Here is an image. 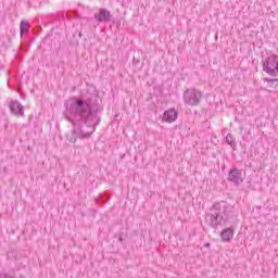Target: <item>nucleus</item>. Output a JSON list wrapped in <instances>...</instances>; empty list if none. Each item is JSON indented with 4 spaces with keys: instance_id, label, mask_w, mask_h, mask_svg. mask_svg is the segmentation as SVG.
<instances>
[{
    "instance_id": "obj_1",
    "label": "nucleus",
    "mask_w": 278,
    "mask_h": 278,
    "mask_svg": "<svg viewBox=\"0 0 278 278\" xmlns=\"http://www.w3.org/2000/svg\"><path fill=\"white\" fill-rule=\"evenodd\" d=\"M64 116L74 126L73 131L66 136L70 142H77V138H90L94 129L101 123L99 105L92 103V99L71 98L65 102Z\"/></svg>"
},
{
    "instance_id": "obj_2",
    "label": "nucleus",
    "mask_w": 278,
    "mask_h": 278,
    "mask_svg": "<svg viewBox=\"0 0 278 278\" xmlns=\"http://www.w3.org/2000/svg\"><path fill=\"white\" fill-rule=\"evenodd\" d=\"M236 223H238L236 207L225 201L214 203L205 215V224L212 229H218L223 225L227 227L220 233L223 242H231L233 240L231 225H236Z\"/></svg>"
},
{
    "instance_id": "obj_3",
    "label": "nucleus",
    "mask_w": 278,
    "mask_h": 278,
    "mask_svg": "<svg viewBox=\"0 0 278 278\" xmlns=\"http://www.w3.org/2000/svg\"><path fill=\"white\" fill-rule=\"evenodd\" d=\"M201 99H203V93L199 89L191 88L184 92V101L191 108L199 105V103H201Z\"/></svg>"
},
{
    "instance_id": "obj_4",
    "label": "nucleus",
    "mask_w": 278,
    "mask_h": 278,
    "mask_svg": "<svg viewBox=\"0 0 278 278\" xmlns=\"http://www.w3.org/2000/svg\"><path fill=\"white\" fill-rule=\"evenodd\" d=\"M263 71L271 77H278V55L267 56L263 63Z\"/></svg>"
},
{
    "instance_id": "obj_5",
    "label": "nucleus",
    "mask_w": 278,
    "mask_h": 278,
    "mask_svg": "<svg viewBox=\"0 0 278 278\" xmlns=\"http://www.w3.org/2000/svg\"><path fill=\"white\" fill-rule=\"evenodd\" d=\"M228 181H232L235 186H240L244 179H242V170L232 167L228 174Z\"/></svg>"
},
{
    "instance_id": "obj_6",
    "label": "nucleus",
    "mask_w": 278,
    "mask_h": 278,
    "mask_svg": "<svg viewBox=\"0 0 278 278\" xmlns=\"http://www.w3.org/2000/svg\"><path fill=\"white\" fill-rule=\"evenodd\" d=\"M9 110L14 116H25V108L17 100H12L10 102Z\"/></svg>"
},
{
    "instance_id": "obj_7",
    "label": "nucleus",
    "mask_w": 278,
    "mask_h": 278,
    "mask_svg": "<svg viewBox=\"0 0 278 278\" xmlns=\"http://www.w3.org/2000/svg\"><path fill=\"white\" fill-rule=\"evenodd\" d=\"M94 18L98 23H110L112 13L108 9H99V12L94 14Z\"/></svg>"
},
{
    "instance_id": "obj_8",
    "label": "nucleus",
    "mask_w": 278,
    "mask_h": 278,
    "mask_svg": "<svg viewBox=\"0 0 278 278\" xmlns=\"http://www.w3.org/2000/svg\"><path fill=\"white\" fill-rule=\"evenodd\" d=\"M177 116H179V113L175 109H169L164 112L163 121H165V123H175L177 121Z\"/></svg>"
},
{
    "instance_id": "obj_9",
    "label": "nucleus",
    "mask_w": 278,
    "mask_h": 278,
    "mask_svg": "<svg viewBox=\"0 0 278 278\" xmlns=\"http://www.w3.org/2000/svg\"><path fill=\"white\" fill-rule=\"evenodd\" d=\"M20 34L21 36H27L29 34V22L22 20L20 23Z\"/></svg>"
},
{
    "instance_id": "obj_10",
    "label": "nucleus",
    "mask_w": 278,
    "mask_h": 278,
    "mask_svg": "<svg viewBox=\"0 0 278 278\" xmlns=\"http://www.w3.org/2000/svg\"><path fill=\"white\" fill-rule=\"evenodd\" d=\"M110 195L101 193L99 198L94 199V203L101 206V203H108Z\"/></svg>"
},
{
    "instance_id": "obj_11",
    "label": "nucleus",
    "mask_w": 278,
    "mask_h": 278,
    "mask_svg": "<svg viewBox=\"0 0 278 278\" xmlns=\"http://www.w3.org/2000/svg\"><path fill=\"white\" fill-rule=\"evenodd\" d=\"M226 142L231 147V149L236 150V139L233 138V135L228 134L226 136Z\"/></svg>"
},
{
    "instance_id": "obj_12",
    "label": "nucleus",
    "mask_w": 278,
    "mask_h": 278,
    "mask_svg": "<svg viewBox=\"0 0 278 278\" xmlns=\"http://www.w3.org/2000/svg\"><path fill=\"white\" fill-rule=\"evenodd\" d=\"M0 278H25V276L20 275L18 277H16V274L12 273H3L0 274Z\"/></svg>"
},
{
    "instance_id": "obj_13",
    "label": "nucleus",
    "mask_w": 278,
    "mask_h": 278,
    "mask_svg": "<svg viewBox=\"0 0 278 278\" xmlns=\"http://www.w3.org/2000/svg\"><path fill=\"white\" fill-rule=\"evenodd\" d=\"M266 81H267L268 84H275V83L278 84V78H275V79L267 78Z\"/></svg>"
},
{
    "instance_id": "obj_14",
    "label": "nucleus",
    "mask_w": 278,
    "mask_h": 278,
    "mask_svg": "<svg viewBox=\"0 0 278 278\" xmlns=\"http://www.w3.org/2000/svg\"><path fill=\"white\" fill-rule=\"evenodd\" d=\"M91 212H92V216H96L97 215V210H91Z\"/></svg>"
},
{
    "instance_id": "obj_15",
    "label": "nucleus",
    "mask_w": 278,
    "mask_h": 278,
    "mask_svg": "<svg viewBox=\"0 0 278 278\" xmlns=\"http://www.w3.org/2000/svg\"><path fill=\"white\" fill-rule=\"evenodd\" d=\"M118 240H119V242H123V239H122V237H121Z\"/></svg>"
},
{
    "instance_id": "obj_16",
    "label": "nucleus",
    "mask_w": 278,
    "mask_h": 278,
    "mask_svg": "<svg viewBox=\"0 0 278 278\" xmlns=\"http://www.w3.org/2000/svg\"><path fill=\"white\" fill-rule=\"evenodd\" d=\"M205 247H210V243H205Z\"/></svg>"
}]
</instances>
